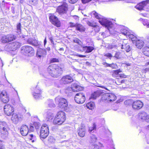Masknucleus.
<instances>
[{
    "instance_id": "f257e3e1",
    "label": "nucleus",
    "mask_w": 149,
    "mask_h": 149,
    "mask_svg": "<svg viewBox=\"0 0 149 149\" xmlns=\"http://www.w3.org/2000/svg\"><path fill=\"white\" fill-rule=\"evenodd\" d=\"M65 71L64 65L55 64L50 65L47 68V71L50 75L54 77L57 78L60 76Z\"/></svg>"
},
{
    "instance_id": "f03ea898",
    "label": "nucleus",
    "mask_w": 149,
    "mask_h": 149,
    "mask_svg": "<svg viewBox=\"0 0 149 149\" xmlns=\"http://www.w3.org/2000/svg\"><path fill=\"white\" fill-rule=\"evenodd\" d=\"M56 103L58 104V106L62 109L66 110L68 106L67 100L62 97H56L55 99Z\"/></svg>"
},
{
    "instance_id": "7ed1b4c3",
    "label": "nucleus",
    "mask_w": 149,
    "mask_h": 149,
    "mask_svg": "<svg viewBox=\"0 0 149 149\" xmlns=\"http://www.w3.org/2000/svg\"><path fill=\"white\" fill-rule=\"evenodd\" d=\"M21 52L24 55L28 56H32L34 54L33 49L30 46H24L21 48Z\"/></svg>"
},
{
    "instance_id": "20e7f679",
    "label": "nucleus",
    "mask_w": 149,
    "mask_h": 149,
    "mask_svg": "<svg viewBox=\"0 0 149 149\" xmlns=\"http://www.w3.org/2000/svg\"><path fill=\"white\" fill-rule=\"evenodd\" d=\"M21 44L17 42H15L8 44L4 47L5 50L8 52L14 51L20 47Z\"/></svg>"
},
{
    "instance_id": "39448f33",
    "label": "nucleus",
    "mask_w": 149,
    "mask_h": 149,
    "mask_svg": "<svg viewBox=\"0 0 149 149\" xmlns=\"http://www.w3.org/2000/svg\"><path fill=\"white\" fill-rule=\"evenodd\" d=\"M74 98L75 102L79 104L83 103L86 100L84 95L81 92L77 93L75 95Z\"/></svg>"
},
{
    "instance_id": "423d86ee",
    "label": "nucleus",
    "mask_w": 149,
    "mask_h": 149,
    "mask_svg": "<svg viewBox=\"0 0 149 149\" xmlns=\"http://www.w3.org/2000/svg\"><path fill=\"white\" fill-rule=\"evenodd\" d=\"M39 45L38 44V60L40 62H42L44 57L46 55V51L41 48H39Z\"/></svg>"
},
{
    "instance_id": "0eeeda50",
    "label": "nucleus",
    "mask_w": 149,
    "mask_h": 149,
    "mask_svg": "<svg viewBox=\"0 0 149 149\" xmlns=\"http://www.w3.org/2000/svg\"><path fill=\"white\" fill-rule=\"evenodd\" d=\"M73 81L72 77L69 75L63 76L60 80L61 84H68L70 83Z\"/></svg>"
},
{
    "instance_id": "6e6552de",
    "label": "nucleus",
    "mask_w": 149,
    "mask_h": 149,
    "mask_svg": "<svg viewBox=\"0 0 149 149\" xmlns=\"http://www.w3.org/2000/svg\"><path fill=\"white\" fill-rule=\"evenodd\" d=\"M99 22L101 24L104 25L107 27L109 31H110V29H111V27L113 25L112 22L111 21L106 19H102V20H100Z\"/></svg>"
},
{
    "instance_id": "1a4fd4ad",
    "label": "nucleus",
    "mask_w": 149,
    "mask_h": 149,
    "mask_svg": "<svg viewBox=\"0 0 149 149\" xmlns=\"http://www.w3.org/2000/svg\"><path fill=\"white\" fill-rule=\"evenodd\" d=\"M4 111L5 114L9 116L14 112V108L10 104H6L4 107Z\"/></svg>"
},
{
    "instance_id": "9d476101",
    "label": "nucleus",
    "mask_w": 149,
    "mask_h": 149,
    "mask_svg": "<svg viewBox=\"0 0 149 149\" xmlns=\"http://www.w3.org/2000/svg\"><path fill=\"white\" fill-rule=\"evenodd\" d=\"M68 5L65 2H64L62 5L58 7V12L60 14L66 13L68 10Z\"/></svg>"
},
{
    "instance_id": "9b49d317",
    "label": "nucleus",
    "mask_w": 149,
    "mask_h": 149,
    "mask_svg": "<svg viewBox=\"0 0 149 149\" xmlns=\"http://www.w3.org/2000/svg\"><path fill=\"white\" fill-rule=\"evenodd\" d=\"M28 36L23 35L22 37V38H24V40H26L28 43L32 45L35 46H37V41L35 38H28Z\"/></svg>"
},
{
    "instance_id": "f8f14e48",
    "label": "nucleus",
    "mask_w": 149,
    "mask_h": 149,
    "mask_svg": "<svg viewBox=\"0 0 149 149\" xmlns=\"http://www.w3.org/2000/svg\"><path fill=\"white\" fill-rule=\"evenodd\" d=\"M49 19L52 24L55 26L58 27L60 26V22L57 17L54 15H52L49 17Z\"/></svg>"
},
{
    "instance_id": "ddd939ff",
    "label": "nucleus",
    "mask_w": 149,
    "mask_h": 149,
    "mask_svg": "<svg viewBox=\"0 0 149 149\" xmlns=\"http://www.w3.org/2000/svg\"><path fill=\"white\" fill-rule=\"evenodd\" d=\"M143 104V103L140 100H136L134 101L132 104V108L135 110H138L141 108Z\"/></svg>"
},
{
    "instance_id": "4468645a",
    "label": "nucleus",
    "mask_w": 149,
    "mask_h": 149,
    "mask_svg": "<svg viewBox=\"0 0 149 149\" xmlns=\"http://www.w3.org/2000/svg\"><path fill=\"white\" fill-rule=\"evenodd\" d=\"M127 40H124L121 45V49H124L127 52H130L132 49V46L126 42Z\"/></svg>"
},
{
    "instance_id": "2eb2a0df",
    "label": "nucleus",
    "mask_w": 149,
    "mask_h": 149,
    "mask_svg": "<svg viewBox=\"0 0 149 149\" xmlns=\"http://www.w3.org/2000/svg\"><path fill=\"white\" fill-rule=\"evenodd\" d=\"M71 89L72 90L73 92H77L79 91H81L83 89L82 88L77 85V84H74L72 85L70 88H68L67 89L65 90V92H67L69 90Z\"/></svg>"
},
{
    "instance_id": "dca6fc26",
    "label": "nucleus",
    "mask_w": 149,
    "mask_h": 149,
    "mask_svg": "<svg viewBox=\"0 0 149 149\" xmlns=\"http://www.w3.org/2000/svg\"><path fill=\"white\" fill-rule=\"evenodd\" d=\"M105 99L110 102L115 100L116 99V97L113 93H106L104 95Z\"/></svg>"
},
{
    "instance_id": "f3484780",
    "label": "nucleus",
    "mask_w": 149,
    "mask_h": 149,
    "mask_svg": "<svg viewBox=\"0 0 149 149\" xmlns=\"http://www.w3.org/2000/svg\"><path fill=\"white\" fill-rule=\"evenodd\" d=\"M0 98L2 101L4 103H6L9 100V98L8 97L6 92L2 91L0 94Z\"/></svg>"
},
{
    "instance_id": "a211bd4d",
    "label": "nucleus",
    "mask_w": 149,
    "mask_h": 149,
    "mask_svg": "<svg viewBox=\"0 0 149 149\" xmlns=\"http://www.w3.org/2000/svg\"><path fill=\"white\" fill-rule=\"evenodd\" d=\"M56 116L57 118L59 119V120L61 121V122L62 123L66 120L65 113L63 111H61L58 112Z\"/></svg>"
},
{
    "instance_id": "6ab92c4d",
    "label": "nucleus",
    "mask_w": 149,
    "mask_h": 149,
    "mask_svg": "<svg viewBox=\"0 0 149 149\" xmlns=\"http://www.w3.org/2000/svg\"><path fill=\"white\" fill-rule=\"evenodd\" d=\"M148 4H149V0L143 1L136 5V8L139 10H142L145 6Z\"/></svg>"
},
{
    "instance_id": "aec40b11",
    "label": "nucleus",
    "mask_w": 149,
    "mask_h": 149,
    "mask_svg": "<svg viewBox=\"0 0 149 149\" xmlns=\"http://www.w3.org/2000/svg\"><path fill=\"white\" fill-rule=\"evenodd\" d=\"M22 116L19 117L16 114L13 113L12 115L11 120L13 122L16 123H18V121L22 120Z\"/></svg>"
},
{
    "instance_id": "412c9836",
    "label": "nucleus",
    "mask_w": 149,
    "mask_h": 149,
    "mask_svg": "<svg viewBox=\"0 0 149 149\" xmlns=\"http://www.w3.org/2000/svg\"><path fill=\"white\" fill-rule=\"evenodd\" d=\"M144 42L141 40H136V46L139 49H141L144 45Z\"/></svg>"
},
{
    "instance_id": "4be33fe9",
    "label": "nucleus",
    "mask_w": 149,
    "mask_h": 149,
    "mask_svg": "<svg viewBox=\"0 0 149 149\" xmlns=\"http://www.w3.org/2000/svg\"><path fill=\"white\" fill-rule=\"evenodd\" d=\"M81 47L84 50H86V52L88 53L91 52L94 49L93 47L90 46H82Z\"/></svg>"
},
{
    "instance_id": "5701e85b",
    "label": "nucleus",
    "mask_w": 149,
    "mask_h": 149,
    "mask_svg": "<svg viewBox=\"0 0 149 149\" xmlns=\"http://www.w3.org/2000/svg\"><path fill=\"white\" fill-rule=\"evenodd\" d=\"M147 114L145 112H142L139 113V118L142 120L146 121Z\"/></svg>"
},
{
    "instance_id": "b1692460",
    "label": "nucleus",
    "mask_w": 149,
    "mask_h": 149,
    "mask_svg": "<svg viewBox=\"0 0 149 149\" xmlns=\"http://www.w3.org/2000/svg\"><path fill=\"white\" fill-rule=\"evenodd\" d=\"M34 130V126H31L29 130ZM20 130H29V129L27 125H23L21 126Z\"/></svg>"
},
{
    "instance_id": "393cba45",
    "label": "nucleus",
    "mask_w": 149,
    "mask_h": 149,
    "mask_svg": "<svg viewBox=\"0 0 149 149\" xmlns=\"http://www.w3.org/2000/svg\"><path fill=\"white\" fill-rule=\"evenodd\" d=\"M40 138L45 139L49 134V131H40Z\"/></svg>"
},
{
    "instance_id": "a878e982",
    "label": "nucleus",
    "mask_w": 149,
    "mask_h": 149,
    "mask_svg": "<svg viewBox=\"0 0 149 149\" xmlns=\"http://www.w3.org/2000/svg\"><path fill=\"white\" fill-rule=\"evenodd\" d=\"M7 125L6 123L4 122H0V130H7Z\"/></svg>"
},
{
    "instance_id": "bb28decb",
    "label": "nucleus",
    "mask_w": 149,
    "mask_h": 149,
    "mask_svg": "<svg viewBox=\"0 0 149 149\" xmlns=\"http://www.w3.org/2000/svg\"><path fill=\"white\" fill-rule=\"evenodd\" d=\"M76 30L80 32H84L85 30V28L84 26L80 24H76Z\"/></svg>"
},
{
    "instance_id": "cd10ccee",
    "label": "nucleus",
    "mask_w": 149,
    "mask_h": 149,
    "mask_svg": "<svg viewBox=\"0 0 149 149\" xmlns=\"http://www.w3.org/2000/svg\"><path fill=\"white\" fill-rule=\"evenodd\" d=\"M53 114L49 112L47 114L46 120L47 121H50L53 118Z\"/></svg>"
},
{
    "instance_id": "c85d7f7f",
    "label": "nucleus",
    "mask_w": 149,
    "mask_h": 149,
    "mask_svg": "<svg viewBox=\"0 0 149 149\" xmlns=\"http://www.w3.org/2000/svg\"><path fill=\"white\" fill-rule=\"evenodd\" d=\"M100 94H101L100 92L98 91L95 92L91 94L90 97V98L95 99L97 97L99 96Z\"/></svg>"
},
{
    "instance_id": "c756f323",
    "label": "nucleus",
    "mask_w": 149,
    "mask_h": 149,
    "mask_svg": "<svg viewBox=\"0 0 149 149\" xmlns=\"http://www.w3.org/2000/svg\"><path fill=\"white\" fill-rule=\"evenodd\" d=\"M143 52L144 55L149 57V47L146 46L143 47Z\"/></svg>"
},
{
    "instance_id": "7c9ffc66",
    "label": "nucleus",
    "mask_w": 149,
    "mask_h": 149,
    "mask_svg": "<svg viewBox=\"0 0 149 149\" xmlns=\"http://www.w3.org/2000/svg\"><path fill=\"white\" fill-rule=\"evenodd\" d=\"M21 24L20 23H18L17 25L16 26V32L19 34L21 33Z\"/></svg>"
},
{
    "instance_id": "2f4dec72",
    "label": "nucleus",
    "mask_w": 149,
    "mask_h": 149,
    "mask_svg": "<svg viewBox=\"0 0 149 149\" xmlns=\"http://www.w3.org/2000/svg\"><path fill=\"white\" fill-rule=\"evenodd\" d=\"M8 39V40L9 42L12 41L16 39V37L15 36L13 35H7Z\"/></svg>"
},
{
    "instance_id": "473e14b6",
    "label": "nucleus",
    "mask_w": 149,
    "mask_h": 149,
    "mask_svg": "<svg viewBox=\"0 0 149 149\" xmlns=\"http://www.w3.org/2000/svg\"><path fill=\"white\" fill-rule=\"evenodd\" d=\"M133 102L134 101L132 100L129 99L125 101L124 102V103L125 105H132Z\"/></svg>"
},
{
    "instance_id": "72a5a7b5",
    "label": "nucleus",
    "mask_w": 149,
    "mask_h": 149,
    "mask_svg": "<svg viewBox=\"0 0 149 149\" xmlns=\"http://www.w3.org/2000/svg\"><path fill=\"white\" fill-rule=\"evenodd\" d=\"M53 123L54 124H58V125H60L62 123L61 122V121L59 119L57 118L56 116L54 120Z\"/></svg>"
},
{
    "instance_id": "f704fd0d",
    "label": "nucleus",
    "mask_w": 149,
    "mask_h": 149,
    "mask_svg": "<svg viewBox=\"0 0 149 149\" xmlns=\"http://www.w3.org/2000/svg\"><path fill=\"white\" fill-rule=\"evenodd\" d=\"M49 130V127L46 124H44L42 125L40 130Z\"/></svg>"
},
{
    "instance_id": "c9c22d12",
    "label": "nucleus",
    "mask_w": 149,
    "mask_h": 149,
    "mask_svg": "<svg viewBox=\"0 0 149 149\" xmlns=\"http://www.w3.org/2000/svg\"><path fill=\"white\" fill-rule=\"evenodd\" d=\"M7 36H3L1 38V41L3 43H6L9 42V40L8 39Z\"/></svg>"
},
{
    "instance_id": "e433bc0d",
    "label": "nucleus",
    "mask_w": 149,
    "mask_h": 149,
    "mask_svg": "<svg viewBox=\"0 0 149 149\" xmlns=\"http://www.w3.org/2000/svg\"><path fill=\"white\" fill-rule=\"evenodd\" d=\"M90 142L91 143H94L97 140L96 137L93 134H92L90 136Z\"/></svg>"
},
{
    "instance_id": "4c0bfd02",
    "label": "nucleus",
    "mask_w": 149,
    "mask_h": 149,
    "mask_svg": "<svg viewBox=\"0 0 149 149\" xmlns=\"http://www.w3.org/2000/svg\"><path fill=\"white\" fill-rule=\"evenodd\" d=\"M95 104L93 102L88 103L87 104V107L90 109H92L93 108Z\"/></svg>"
},
{
    "instance_id": "58836bf2",
    "label": "nucleus",
    "mask_w": 149,
    "mask_h": 149,
    "mask_svg": "<svg viewBox=\"0 0 149 149\" xmlns=\"http://www.w3.org/2000/svg\"><path fill=\"white\" fill-rule=\"evenodd\" d=\"M73 41L74 42L77 43L81 47L82 46H83L82 44V43L81 41H80L79 39L76 38Z\"/></svg>"
},
{
    "instance_id": "ea45409f",
    "label": "nucleus",
    "mask_w": 149,
    "mask_h": 149,
    "mask_svg": "<svg viewBox=\"0 0 149 149\" xmlns=\"http://www.w3.org/2000/svg\"><path fill=\"white\" fill-rule=\"evenodd\" d=\"M37 85L36 86L35 89H34V88H32V90L33 91V90L34 92L33 93V97H34L35 99H37V93H36L37 92V89H36V87Z\"/></svg>"
},
{
    "instance_id": "a19ab883",
    "label": "nucleus",
    "mask_w": 149,
    "mask_h": 149,
    "mask_svg": "<svg viewBox=\"0 0 149 149\" xmlns=\"http://www.w3.org/2000/svg\"><path fill=\"white\" fill-rule=\"evenodd\" d=\"M117 46L114 44H109L107 47V48L109 49H112L116 48Z\"/></svg>"
},
{
    "instance_id": "79ce46f5",
    "label": "nucleus",
    "mask_w": 149,
    "mask_h": 149,
    "mask_svg": "<svg viewBox=\"0 0 149 149\" xmlns=\"http://www.w3.org/2000/svg\"><path fill=\"white\" fill-rule=\"evenodd\" d=\"M128 36L129 38L131 39L132 41H136L137 39L136 37L133 34H129V35H128Z\"/></svg>"
},
{
    "instance_id": "37998d69",
    "label": "nucleus",
    "mask_w": 149,
    "mask_h": 149,
    "mask_svg": "<svg viewBox=\"0 0 149 149\" xmlns=\"http://www.w3.org/2000/svg\"><path fill=\"white\" fill-rule=\"evenodd\" d=\"M50 62L51 63L55 62H59V60L58 58H52L50 59Z\"/></svg>"
},
{
    "instance_id": "c03bdc74",
    "label": "nucleus",
    "mask_w": 149,
    "mask_h": 149,
    "mask_svg": "<svg viewBox=\"0 0 149 149\" xmlns=\"http://www.w3.org/2000/svg\"><path fill=\"white\" fill-rule=\"evenodd\" d=\"M92 14L97 19H100V17L99 16L98 14L95 11H93L92 12Z\"/></svg>"
},
{
    "instance_id": "a18cd8bd",
    "label": "nucleus",
    "mask_w": 149,
    "mask_h": 149,
    "mask_svg": "<svg viewBox=\"0 0 149 149\" xmlns=\"http://www.w3.org/2000/svg\"><path fill=\"white\" fill-rule=\"evenodd\" d=\"M1 132L2 137L3 138H5L4 137H6L8 136V131H2Z\"/></svg>"
},
{
    "instance_id": "49530a36",
    "label": "nucleus",
    "mask_w": 149,
    "mask_h": 149,
    "mask_svg": "<svg viewBox=\"0 0 149 149\" xmlns=\"http://www.w3.org/2000/svg\"><path fill=\"white\" fill-rule=\"evenodd\" d=\"M79 135L81 137H83L85 135V131H79L78 133Z\"/></svg>"
},
{
    "instance_id": "de8ad7c7",
    "label": "nucleus",
    "mask_w": 149,
    "mask_h": 149,
    "mask_svg": "<svg viewBox=\"0 0 149 149\" xmlns=\"http://www.w3.org/2000/svg\"><path fill=\"white\" fill-rule=\"evenodd\" d=\"M96 125L95 124V123H94L92 127H90L89 128V129L88 130H95L96 129Z\"/></svg>"
},
{
    "instance_id": "09e8293b",
    "label": "nucleus",
    "mask_w": 149,
    "mask_h": 149,
    "mask_svg": "<svg viewBox=\"0 0 149 149\" xmlns=\"http://www.w3.org/2000/svg\"><path fill=\"white\" fill-rule=\"evenodd\" d=\"M51 103H49L48 104L49 106L50 107H55V104L53 103V100H50Z\"/></svg>"
},
{
    "instance_id": "8fccbe9b",
    "label": "nucleus",
    "mask_w": 149,
    "mask_h": 149,
    "mask_svg": "<svg viewBox=\"0 0 149 149\" xmlns=\"http://www.w3.org/2000/svg\"><path fill=\"white\" fill-rule=\"evenodd\" d=\"M29 131H19L21 134L23 136H26L28 134Z\"/></svg>"
},
{
    "instance_id": "3c124183",
    "label": "nucleus",
    "mask_w": 149,
    "mask_h": 149,
    "mask_svg": "<svg viewBox=\"0 0 149 149\" xmlns=\"http://www.w3.org/2000/svg\"><path fill=\"white\" fill-rule=\"evenodd\" d=\"M109 67H111L112 69H116L117 68V65L116 64L113 63L110 64Z\"/></svg>"
},
{
    "instance_id": "603ef678",
    "label": "nucleus",
    "mask_w": 149,
    "mask_h": 149,
    "mask_svg": "<svg viewBox=\"0 0 149 149\" xmlns=\"http://www.w3.org/2000/svg\"><path fill=\"white\" fill-rule=\"evenodd\" d=\"M120 54V53L119 52H116L115 56H114L117 59H119L120 58L119 57V56Z\"/></svg>"
},
{
    "instance_id": "864d4df0",
    "label": "nucleus",
    "mask_w": 149,
    "mask_h": 149,
    "mask_svg": "<svg viewBox=\"0 0 149 149\" xmlns=\"http://www.w3.org/2000/svg\"><path fill=\"white\" fill-rule=\"evenodd\" d=\"M104 56L109 58L110 59H111V58L113 56L112 54L109 53H107L105 54L104 55Z\"/></svg>"
},
{
    "instance_id": "5fc2aeb1",
    "label": "nucleus",
    "mask_w": 149,
    "mask_h": 149,
    "mask_svg": "<svg viewBox=\"0 0 149 149\" xmlns=\"http://www.w3.org/2000/svg\"><path fill=\"white\" fill-rule=\"evenodd\" d=\"M87 24L89 26L95 27L96 26V25H94L93 23L91 22H90L88 21L87 22Z\"/></svg>"
},
{
    "instance_id": "6e6d98bb",
    "label": "nucleus",
    "mask_w": 149,
    "mask_h": 149,
    "mask_svg": "<svg viewBox=\"0 0 149 149\" xmlns=\"http://www.w3.org/2000/svg\"><path fill=\"white\" fill-rule=\"evenodd\" d=\"M125 36L129 35V33L127 31H125V30H123L121 32Z\"/></svg>"
},
{
    "instance_id": "4d7b16f0",
    "label": "nucleus",
    "mask_w": 149,
    "mask_h": 149,
    "mask_svg": "<svg viewBox=\"0 0 149 149\" xmlns=\"http://www.w3.org/2000/svg\"><path fill=\"white\" fill-rule=\"evenodd\" d=\"M82 2L84 4H86L91 1L92 0H81Z\"/></svg>"
},
{
    "instance_id": "13d9d810",
    "label": "nucleus",
    "mask_w": 149,
    "mask_h": 149,
    "mask_svg": "<svg viewBox=\"0 0 149 149\" xmlns=\"http://www.w3.org/2000/svg\"><path fill=\"white\" fill-rule=\"evenodd\" d=\"M42 93V91L40 89H38V97L40 98L41 97V95Z\"/></svg>"
},
{
    "instance_id": "bf43d9fd",
    "label": "nucleus",
    "mask_w": 149,
    "mask_h": 149,
    "mask_svg": "<svg viewBox=\"0 0 149 149\" xmlns=\"http://www.w3.org/2000/svg\"><path fill=\"white\" fill-rule=\"evenodd\" d=\"M78 0H68L69 2L71 4H74L76 3Z\"/></svg>"
},
{
    "instance_id": "052dcab7",
    "label": "nucleus",
    "mask_w": 149,
    "mask_h": 149,
    "mask_svg": "<svg viewBox=\"0 0 149 149\" xmlns=\"http://www.w3.org/2000/svg\"><path fill=\"white\" fill-rule=\"evenodd\" d=\"M0 149H5L4 147L3 146L2 142L0 141Z\"/></svg>"
},
{
    "instance_id": "680f3d73",
    "label": "nucleus",
    "mask_w": 149,
    "mask_h": 149,
    "mask_svg": "<svg viewBox=\"0 0 149 149\" xmlns=\"http://www.w3.org/2000/svg\"><path fill=\"white\" fill-rule=\"evenodd\" d=\"M85 126L84 125H82L81 126L79 127V129L78 130H84L85 129Z\"/></svg>"
},
{
    "instance_id": "e2e57ef3",
    "label": "nucleus",
    "mask_w": 149,
    "mask_h": 149,
    "mask_svg": "<svg viewBox=\"0 0 149 149\" xmlns=\"http://www.w3.org/2000/svg\"><path fill=\"white\" fill-rule=\"evenodd\" d=\"M102 64L104 65L105 67H109L110 64H108L106 62H103L102 63Z\"/></svg>"
},
{
    "instance_id": "0e129e2a",
    "label": "nucleus",
    "mask_w": 149,
    "mask_h": 149,
    "mask_svg": "<svg viewBox=\"0 0 149 149\" xmlns=\"http://www.w3.org/2000/svg\"><path fill=\"white\" fill-rule=\"evenodd\" d=\"M120 77L122 78H125L126 77V76L124 74H119Z\"/></svg>"
},
{
    "instance_id": "69168bd1",
    "label": "nucleus",
    "mask_w": 149,
    "mask_h": 149,
    "mask_svg": "<svg viewBox=\"0 0 149 149\" xmlns=\"http://www.w3.org/2000/svg\"><path fill=\"white\" fill-rule=\"evenodd\" d=\"M70 26L71 27H75L76 26V24H75L73 23L70 22Z\"/></svg>"
},
{
    "instance_id": "338daca9",
    "label": "nucleus",
    "mask_w": 149,
    "mask_h": 149,
    "mask_svg": "<svg viewBox=\"0 0 149 149\" xmlns=\"http://www.w3.org/2000/svg\"><path fill=\"white\" fill-rule=\"evenodd\" d=\"M77 56L81 58H84L86 57V56L85 55H77Z\"/></svg>"
},
{
    "instance_id": "774afa93",
    "label": "nucleus",
    "mask_w": 149,
    "mask_h": 149,
    "mask_svg": "<svg viewBox=\"0 0 149 149\" xmlns=\"http://www.w3.org/2000/svg\"><path fill=\"white\" fill-rule=\"evenodd\" d=\"M146 121L147 122H149V114L147 115Z\"/></svg>"
}]
</instances>
